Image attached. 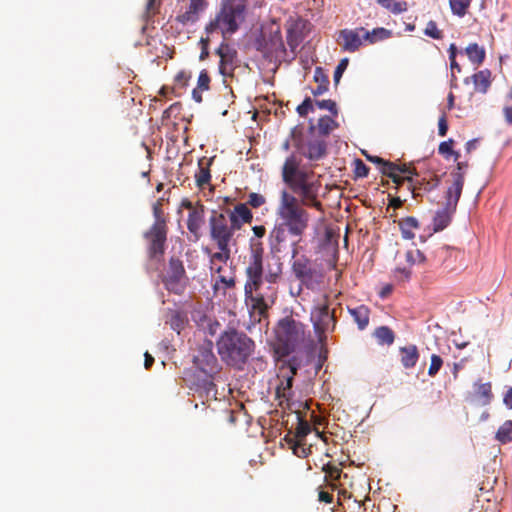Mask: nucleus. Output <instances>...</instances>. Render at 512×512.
<instances>
[{
    "label": "nucleus",
    "mask_w": 512,
    "mask_h": 512,
    "mask_svg": "<svg viewBox=\"0 0 512 512\" xmlns=\"http://www.w3.org/2000/svg\"><path fill=\"white\" fill-rule=\"evenodd\" d=\"M276 217L277 222L268 236L270 250L282 253L290 246L292 258H296L299 243L309 227L310 214L292 193L284 189L280 192Z\"/></svg>",
    "instance_id": "f257e3e1"
},
{
    "label": "nucleus",
    "mask_w": 512,
    "mask_h": 512,
    "mask_svg": "<svg viewBox=\"0 0 512 512\" xmlns=\"http://www.w3.org/2000/svg\"><path fill=\"white\" fill-rule=\"evenodd\" d=\"M252 219L253 214L244 203H238L232 209L212 210L208 220L209 236L218 251L210 256L211 265H215L217 261L226 264L230 260L231 247L237 243L235 234L244 224L251 223Z\"/></svg>",
    "instance_id": "f03ea898"
},
{
    "label": "nucleus",
    "mask_w": 512,
    "mask_h": 512,
    "mask_svg": "<svg viewBox=\"0 0 512 512\" xmlns=\"http://www.w3.org/2000/svg\"><path fill=\"white\" fill-rule=\"evenodd\" d=\"M249 0H221L215 17L206 25L207 34L219 32L223 38L235 34L245 22Z\"/></svg>",
    "instance_id": "7ed1b4c3"
},
{
    "label": "nucleus",
    "mask_w": 512,
    "mask_h": 512,
    "mask_svg": "<svg viewBox=\"0 0 512 512\" xmlns=\"http://www.w3.org/2000/svg\"><path fill=\"white\" fill-rule=\"evenodd\" d=\"M254 341L235 329L224 331L217 340V350L228 365L241 368L254 351Z\"/></svg>",
    "instance_id": "20e7f679"
},
{
    "label": "nucleus",
    "mask_w": 512,
    "mask_h": 512,
    "mask_svg": "<svg viewBox=\"0 0 512 512\" xmlns=\"http://www.w3.org/2000/svg\"><path fill=\"white\" fill-rule=\"evenodd\" d=\"M273 349L278 358L289 356L300 348L306 340V325L292 316L280 319L274 329Z\"/></svg>",
    "instance_id": "39448f33"
},
{
    "label": "nucleus",
    "mask_w": 512,
    "mask_h": 512,
    "mask_svg": "<svg viewBox=\"0 0 512 512\" xmlns=\"http://www.w3.org/2000/svg\"><path fill=\"white\" fill-rule=\"evenodd\" d=\"M264 248L262 243L251 245L249 260L245 268L246 281L244 287L261 288L263 281L276 283L282 273V264L268 265L266 271L263 266Z\"/></svg>",
    "instance_id": "423d86ee"
},
{
    "label": "nucleus",
    "mask_w": 512,
    "mask_h": 512,
    "mask_svg": "<svg viewBox=\"0 0 512 512\" xmlns=\"http://www.w3.org/2000/svg\"><path fill=\"white\" fill-rule=\"evenodd\" d=\"M256 49L270 62H281L285 59L286 48L280 27L272 24L269 31H263L255 42Z\"/></svg>",
    "instance_id": "0eeeda50"
},
{
    "label": "nucleus",
    "mask_w": 512,
    "mask_h": 512,
    "mask_svg": "<svg viewBox=\"0 0 512 512\" xmlns=\"http://www.w3.org/2000/svg\"><path fill=\"white\" fill-rule=\"evenodd\" d=\"M164 288L172 294L183 295L189 286L190 279L186 273L183 261L171 256L161 275Z\"/></svg>",
    "instance_id": "6e6552de"
},
{
    "label": "nucleus",
    "mask_w": 512,
    "mask_h": 512,
    "mask_svg": "<svg viewBox=\"0 0 512 512\" xmlns=\"http://www.w3.org/2000/svg\"><path fill=\"white\" fill-rule=\"evenodd\" d=\"M311 322L320 343L327 339V333L336 328L337 319L335 309H330L329 295H323L322 302L318 303L311 311Z\"/></svg>",
    "instance_id": "1a4fd4ad"
},
{
    "label": "nucleus",
    "mask_w": 512,
    "mask_h": 512,
    "mask_svg": "<svg viewBox=\"0 0 512 512\" xmlns=\"http://www.w3.org/2000/svg\"><path fill=\"white\" fill-rule=\"evenodd\" d=\"M292 273L300 281L301 285L298 288L296 295H300L302 286L307 289L315 291L319 290L324 283V273L321 269L317 268L310 259L301 256L293 261L291 266Z\"/></svg>",
    "instance_id": "9d476101"
},
{
    "label": "nucleus",
    "mask_w": 512,
    "mask_h": 512,
    "mask_svg": "<svg viewBox=\"0 0 512 512\" xmlns=\"http://www.w3.org/2000/svg\"><path fill=\"white\" fill-rule=\"evenodd\" d=\"M300 163L301 160L295 154H291L282 167V180L294 193L312 181L313 172L300 169Z\"/></svg>",
    "instance_id": "9b49d317"
},
{
    "label": "nucleus",
    "mask_w": 512,
    "mask_h": 512,
    "mask_svg": "<svg viewBox=\"0 0 512 512\" xmlns=\"http://www.w3.org/2000/svg\"><path fill=\"white\" fill-rule=\"evenodd\" d=\"M260 289L251 287L249 291V287H244L245 304L254 323H260L262 318L267 317L270 308Z\"/></svg>",
    "instance_id": "f8f14e48"
},
{
    "label": "nucleus",
    "mask_w": 512,
    "mask_h": 512,
    "mask_svg": "<svg viewBox=\"0 0 512 512\" xmlns=\"http://www.w3.org/2000/svg\"><path fill=\"white\" fill-rule=\"evenodd\" d=\"M457 192L456 189L453 191H445V203L442 208L436 211L433 218V230L435 232L442 231L450 224L461 197Z\"/></svg>",
    "instance_id": "ddd939ff"
},
{
    "label": "nucleus",
    "mask_w": 512,
    "mask_h": 512,
    "mask_svg": "<svg viewBox=\"0 0 512 512\" xmlns=\"http://www.w3.org/2000/svg\"><path fill=\"white\" fill-rule=\"evenodd\" d=\"M299 368V363L296 357H293L289 360H285L279 366V375L278 378L280 380L279 385L276 388V395L278 398H286L288 399L292 392L293 380L294 376L297 374Z\"/></svg>",
    "instance_id": "4468645a"
},
{
    "label": "nucleus",
    "mask_w": 512,
    "mask_h": 512,
    "mask_svg": "<svg viewBox=\"0 0 512 512\" xmlns=\"http://www.w3.org/2000/svg\"><path fill=\"white\" fill-rule=\"evenodd\" d=\"M193 363L197 369L205 376H215L219 370V364L212 350V342L208 341L206 345L199 347L193 357Z\"/></svg>",
    "instance_id": "2eb2a0df"
},
{
    "label": "nucleus",
    "mask_w": 512,
    "mask_h": 512,
    "mask_svg": "<svg viewBox=\"0 0 512 512\" xmlns=\"http://www.w3.org/2000/svg\"><path fill=\"white\" fill-rule=\"evenodd\" d=\"M167 231L166 221H159L158 223H153L151 228L144 234V237L149 241V254L151 257L164 254Z\"/></svg>",
    "instance_id": "dca6fc26"
},
{
    "label": "nucleus",
    "mask_w": 512,
    "mask_h": 512,
    "mask_svg": "<svg viewBox=\"0 0 512 512\" xmlns=\"http://www.w3.org/2000/svg\"><path fill=\"white\" fill-rule=\"evenodd\" d=\"M296 128H294L291 132V137L293 139V145L297 148L299 152H301L305 157L310 160H319L326 154V142L322 139L311 140L307 143V150H305L304 145L301 144L300 139H297L295 136Z\"/></svg>",
    "instance_id": "f3484780"
},
{
    "label": "nucleus",
    "mask_w": 512,
    "mask_h": 512,
    "mask_svg": "<svg viewBox=\"0 0 512 512\" xmlns=\"http://www.w3.org/2000/svg\"><path fill=\"white\" fill-rule=\"evenodd\" d=\"M362 32H364V27L342 29L339 31L337 42L343 51L354 53L359 50L362 45Z\"/></svg>",
    "instance_id": "a211bd4d"
},
{
    "label": "nucleus",
    "mask_w": 512,
    "mask_h": 512,
    "mask_svg": "<svg viewBox=\"0 0 512 512\" xmlns=\"http://www.w3.org/2000/svg\"><path fill=\"white\" fill-rule=\"evenodd\" d=\"M220 57L219 71L223 76H232L237 67V51L227 43H221L216 50Z\"/></svg>",
    "instance_id": "6ab92c4d"
},
{
    "label": "nucleus",
    "mask_w": 512,
    "mask_h": 512,
    "mask_svg": "<svg viewBox=\"0 0 512 512\" xmlns=\"http://www.w3.org/2000/svg\"><path fill=\"white\" fill-rule=\"evenodd\" d=\"M207 7L208 0H189L186 10L176 16V21L184 26L194 24Z\"/></svg>",
    "instance_id": "aec40b11"
},
{
    "label": "nucleus",
    "mask_w": 512,
    "mask_h": 512,
    "mask_svg": "<svg viewBox=\"0 0 512 512\" xmlns=\"http://www.w3.org/2000/svg\"><path fill=\"white\" fill-rule=\"evenodd\" d=\"M308 22L298 18L287 21V44L294 51L305 38V30Z\"/></svg>",
    "instance_id": "412c9836"
},
{
    "label": "nucleus",
    "mask_w": 512,
    "mask_h": 512,
    "mask_svg": "<svg viewBox=\"0 0 512 512\" xmlns=\"http://www.w3.org/2000/svg\"><path fill=\"white\" fill-rule=\"evenodd\" d=\"M320 183L318 181H310L301 187L296 194L300 195V203L302 206L313 207L318 211H323V205L318 200V192Z\"/></svg>",
    "instance_id": "4be33fe9"
},
{
    "label": "nucleus",
    "mask_w": 512,
    "mask_h": 512,
    "mask_svg": "<svg viewBox=\"0 0 512 512\" xmlns=\"http://www.w3.org/2000/svg\"><path fill=\"white\" fill-rule=\"evenodd\" d=\"M493 397L492 384L490 382H475L473 384V391L467 395L466 399L470 403L487 406L491 403Z\"/></svg>",
    "instance_id": "5701e85b"
},
{
    "label": "nucleus",
    "mask_w": 512,
    "mask_h": 512,
    "mask_svg": "<svg viewBox=\"0 0 512 512\" xmlns=\"http://www.w3.org/2000/svg\"><path fill=\"white\" fill-rule=\"evenodd\" d=\"M205 223V206L200 202H196V207L189 212L187 217V229L198 241L201 237V229Z\"/></svg>",
    "instance_id": "b1692460"
},
{
    "label": "nucleus",
    "mask_w": 512,
    "mask_h": 512,
    "mask_svg": "<svg viewBox=\"0 0 512 512\" xmlns=\"http://www.w3.org/2000/svg\"><path fill=\"white\" fill-rule=\"evenodd\" d=\"M468 166L469 165H468L467 161H465V162L458 161L457 162L456 168L450 173L451 183L447 187L448 191H453L454 189H456V191H458L457 193L459 195L462 194V190H463L464 182H465V174H466V170H467Z\"/></svg>",
    "instance_id": "393cba45"
},
{
    "label": "nucleus",
    "mask_w": 512,
    "mask_h": 512,
    "mask_svg": "<svg viewBox=\"0 0 512 512\" xmlns=\"http://www.w3.org/2000/svg\"><path fill=\"white\" fill-rule=\"evenodd\" d=\"M470 79L476 93L486 94L492 84V73L489 69H483L474 73Z\"/></svg>",
    "instance_id": "a878e982"
},
{
    "label": "nucleus",
    "mask_w": 512,
    "mask_h": 512,
    "mask_svg": "<svg viewBox=\"0 0 512 512\" xmlns=\"http://www.w3.org/2000/svg\"><path fill=\"white\" fill-rule=\"evenodd\" d=\"M214 158L210 159H200L198 162V171L195 173V181L196 186L200 189H203L206 184L210 183L211 173L210 166L213 162Z\"/></svg>",
    "instance_id": "bb28decb"
},
{
    "label": "nucleus",
    "mask_w": 512,
    "mask_h": 512,
    "mask_svg": "<svg viewBox=\"0 0 512 512\" xmlns=\"http://www.w3.org/2000/svg\"><path fill=\"white\" fill-rule=\"evenodd\" d=\"M401 364L405 369L415 367L419 360V351L416 345L410 344L399 349Z\"/></svg>",
    "instance_id": "cd10ccee"
},
{
    "label": "nucleus",
    "mask_w": 512,
    "mask_h": 512,
    "mask_svg": "<svg viewBox=\"0 0 512 512\" xmlns=\"http://www.w3.org/2000/svg\"><path fill=\"white\" fill-rule=\"evenodd\" d=\"M440 184V179L437 175H434L431 179L426 180L422 179L421 181H417L412 183L411 193L413 198H417L421 195V192H430L437 188Z\"/></svg>",
    "instance_id": "c85d7f7f"
},
{
    "label": "nucleus",
    "mask_w": 512,
    "mask_h": 512,
    "mask_svg": "<svg viewBox=\"0 0 512 512\" xmlns=\"http://www.w3.org/2000/svg\"><path fill=\"white\" fill-rule=\"evenodd\" d=\"M402 237L406 240H412L415 237V230L419 229L418 220L413 216L402 218L398 222Z\"/></svg>",
    "instance_id": "c756f323"
},
{
    "label": "nucleus",
    "mask_w": 512,
    "mask_h": 512,
    "mask_svg": "<svg viewBox=\"0 0 512 512\" xmlns=\"http://www.w3.org/2000/svg\"><path fill=\"white\" fill-rule=\"evenodd\" d=\"M348 311L353 317V320L357 323L360 330H363L367 327L369 324L370 316V310L367 306L360 305L356 308H349Z\"/></svg>",
    "instance_id": "7c9ffc66"
},
{
    "label": "nucleus",
    "mask_w": 512,
    "mask_h": 512,
    "mask_svg": "<svg viewBox=\"0 0 512 512\" xmlns=\"http://www.w3.org/2000/svg\"><path fill=\"white\" fill-rule=\"evenodd\" d=\"M465 53L469 59V61L476 66L481 65L486 57V51L483 46L478 45L477 43H470L465 48Z\"/></svg>",
    "instance_id": "2f4dec72"
},
{
    "label": "nucleus",
    "mask_w": 512,
    "mask_h": 512,
    "mask_svg": "<svg viewBox=\"0 0 512 512\" xmlns=\"http://www.w3.org/2000/svg\"><path fill=\"white\" fill-rule=\"evenodd\" d=\"M391 36V31L379 27L374 28L372 31H368L364 28V32H362L363 40L369 42L370 44H374L378 41L385 40Z\"/></svg>",
    "instance_id": "473e14b6"
},
{
    "label": "nucleus",
    "mask_w": 512,
    "mask_h": 512,
    "mask_svg": "<svg viewBox=\"0 0 512 512\" xmlns=\"http://www.w3.org/2000/svg\"><path fill=\"white\" fill-rule=\"evenodd\" d=\"M314 80L318 83L317 87L312 90L314 96H320L328 90L329 79L321 67H316L314 71Z\"/></svg>",
    "instance_id": "72a5a7b5"
},
{
    "label": "nucleus",
    "mask_w": 512,
    "mask_h": 512,
    "mask_svg": "<svg viewBox=\"0 0 512 512\" xmlns=\"http://www.w3.org/2000/svg\"><path fill=\"white\" fill-rule=\"evenodd\" d=\"M374 336L381 345H391L395 340V334L388 326H380L376 328Z\"/></svg>",
    "instance_id": "f704fd0d"
},
{
    "label": "nucleus",
    "mask_w": 512,
    "mask_h": 512,
    "mask_svg": "<svg viewBox=\"0 0 512 512\" xmlns=\"http://www.w3.org/2000/svg\"><path fill=\"white\" fill-rule=\"evenodd\" d=\"M236 285V278L234 275L230 277H226L224 275H218L215 283L213 284V290L216 294L220 289H222V293L225 294L226 290L234 288Z\"/></svg>",
    "instance_id": "c9c22d12"
},
{
    "label": "nucleus",
    "mask_w": 512,
    "mask_h": 512,
    "mask_svg": "<svg viewBox=\"0 0 512 512\" xmlns=\"http://www.w3.org/2000/svg\"><path fill=\"white\" fill-rule=\"evenodd\" d=\"M495 439L501 444H507L512 441V420L505 421L499 427Z\"/></svg>",
    "instance_id": "e433bc0d"
},
{
    "label": "nucleus",
    "mask_w": 512,
    "mask_h": 512,
    "mask_svg": "<svg viewBox=\"0 0 512 512\" xmlns=\"http://www.w3.org/2000/svg\"><path fill=\"white\" fill-rule=\"evenodd\" d=\"M377 3L393 14H400L408 8L406 1L377 0Z\"/></svg>",
    "instance_id": "4c0bfd02"
},
{
    "label": "nucleus",
    "mask_w": 512,
    "mask_h": 512,
    "mask_svg": "<svg viewBox=\"0 0 512 512\" xmlns=\"http://www.w3.org/2000/svg\"><path fill=\"white\" fill-rule=\"evenodd\" d=\"M338 127V123L330 116H322L318 120V130L321 135L327 136Z\"/></svg>",
    "instance_id": "58836bf2"
},
{
    "label": "nucleus",
    "mask_w": 512,
    "mask_h": 512,
    "mask_svg": "<svg viewBox=\"0 0 512 512\" xmlns=\"http://www.w3.org/2000/svg\"><path fill=\"white\" fill-rule=\"evenodd\" d=\"M472 0H449V6L454 15L464 17Z\"/></svg>",
    "instance_id": "ea45409f"
},
{
    "label": "nucleus",
    "mask_w": 512,
    "mask_h": 512,
    "mask_svg": "<svg viewBox=\"0 0 512 512\" xmlns=\"http://www.w3.org/2000/svg\"><path fill=\"white\" fill-rule=\"evenodd\" d=\"M187 323V319L180 312H173L169 319L171 329L176 331L178 334L184 329Z\"/></svg>",
    "instance_id": "a19ab883"
},
{
    "label": "nucleus",
    "mask_w": 512,
    "mask_h": 512,
    "mask_svg": "<svg viewBox=\"0 0 512 512\" xmlns=\"http://www.w3.org/2000/svg\"><path fill=\"white\" fill-rule=\"evenodd\" d=\"M456 250L448 246H440L434 252V258L438 263L444 264L447 257H452Z\"/></svg>",
    "instance_id": "79ce46f5"
},
{
    "label": "nucleus",
    "mask_w": 512,
    "mask_h": 512,
    "mask_svg": "<svg viewBox=\"0 0 512 512\" xmlns=\"http://www.w3.org/2000/svg\"><path fill=\"white\" fill-rule=\"evenodd\" d=\"M297 419L298 423L295 431V436L297 439L302 440L310 433L311 426L308 421L301 418L300 416H298Z\"/></svg>",
    "instance_id": "37998d69"
},
{
    "label": "nucleus",
    "mask_w": 512,
    "mask_h": 512,
    "mask_svg": "<svg viewBox=\"0 0 512 512\" xmlns=\"http://www.w3.org/2000/svg\"><path fill=\"white\" fill-rule=\"evenodd\" d=\"M405 258H406V261L410 265H414L416 263H418V264L425 263L427 260L424 253L418 249L407 251L405 254Z\"/></svg>",
    "instance_id": "c03bdc74"
},
{
    "label": "nucleus",
    "mask_w": 512,
    "mask_h": 512,
    "mask_svg": "<svg viewBox=\"0 0 512 512\" xmlns=\"http://www.w3.org/2000/svg\"><path fill=\"white\" fill-rule=\"evenodd\" d=\"M424 34L437 40L443 38V32L438 29L436 22L432 20L427 23Z\"/></svg>",
    "instance_id": "a18cd8bd"
},
{
    "label": "nucleus",
    "mask_w": 512,
    "mask_h": 512,
    "mask_svg": "<svg viewBox=\"0 0 512 512\" xmlns=\"http://www.w3.org/2000/svg\"><path fill=\"white\" fill-rule=\"evenodd\" d=\"M442 365H443L442 358L437 354H432L431 363L428 368V375L432 376V377L435 376L441 369Z\"/></svg>",
    "instance_id": "49530a36"
},
{
    "label": "nucleus",
    "mask_w": 512,
    "mask_h": 512,
    "mask_svg": "<svg viewBox=\"0 0 512 512\" xmlns=\"http://www.w3.org/2000/svg\"><path fill=\"white\" fill-rule=\"evenodd\" d=\"M315 105L320 109H325L331 112L334 116L338 115V109L336 102L330 99L327 100H317L315 101Z\"/></svg>",
    "instance_id": "de8ad7c7"
},
{
    "label": "nucleus",
    "mask_w": 512,
    "mask_h": 512,
    "mask_svg": "<svg viewBox=\"0 0 512 512\" xmlns=\"http://www.w3.org/2000/svg\"><path fill=\"white\" fill-rule=\"evenodd\" d=\"M369 173V167L361 160H354V174L357 178L367 177Z\"/></svg>",
    "instance_id": "09e8293b"
},
{
    "label": "nucleus",
    "mask_w": 512,
    "mask_h": 512,
    "mask_svg": "<svg viewBox=\"0 0 512 512\" xmlns=\"http://www.w3.org/2000/svg\"><path fill=\"white\" fill-rule=\"evenodd\" d=\"M400 170V166L389 161H384V163L380 166V171L383 175L387 177H393L395 172Z\"/></svg>",
    "instance_id": "8fccbe9b"
},
{
    "label": "nucleus",
    "mask_w": 512,
    "mask_h": 512,
    "mask_svg": "<svg viewBox=\"0 0 512 512\" xmlns=\"http://www.w3.org/2000/svg\"><path fill=\"white\" fill-rule=\"evenodd\" d=\"M348 64H349L348 58H343L340 60L339 64L337 65V67L334 71V75H333V80H334L335 85L339 84L340 79H341L344 71L346 70Z\"/></svg>",
    "instance_id": "3c124183"
},
{
    "label": "nucleus",
    "mask_w": 512,
    "mask_h": 512,
    "mask_svg": "<svg viewBox=\"0 0 512 512\" xmlns=\"http://www.w3.org/2000/svg\"><path fill=\"white\" fill-rule=\"evenodd\" d=\"M457 52H458V50H457L456 45L454 43L450 44V46L448 48V53H449L451 70L452 71L456 70L457 72H461V67L458 64V62L456 61Z\"/></svg>",
    "instance_id": "603ef678"
},
{
    "label": "nucleus",
    "mask_w": 512,
    "mask_h": 512,
    "mask_svg": "<svg viewBox=\"0 0 512 512\" xmlns=\"http://www.w3.org/2000/svg\"><path fill=\"white\" fill-rule=\"evenodd\" d=\"M314 111V105L310 97H306L304 101L297 107V113L301 117H305L309 112Z\"/></svg>",
    "instance_id": "864d4df0"
},
{
    "label": "nucleus",
    "mask_w": 512,
    "mask_h": 512,
    "mask_svg": "<svg viewBox=\"0 0 512 512\" xmlns=\"http://www.w3.org/2000/svg\"><path fill=\"white\" fill-rule=\"evenodd\" d=\"M163 202H164V198H160L153 204V216L155 218L154 223H158L159 221H166L164 218V212L162 209Z\"/></svg>",
    "instance_id": "5fc2aeb1"
},
{
    "label": "nucleus",
    "mask_w": 512,
    "mask_h": 512,
    "mask_svg": "<svg viewBox=\"0 0 512 512\" xmlns=\"http://www.w3.org/2000/svg\"><path fill=\"white\" fill-rule=\"evenodd\" d=\"M210 76L206 70H202L199 74L197 87L201 91H207L210 88Z\"/></svg>",
    "instance_id": "6e6d98bb"
},
{
    "label": "nucleus",
    "mask_w": 512,
    "mask_h": 512,
    "mask_svg": "<svg viewBox=\"0 0 512 512\" xmlns=\"http://www.w3.org/2000/svg\"><path fill=\"white\" fill-rule=\"evenodd\" d=\"M393 277L397 282H406L411 277V270L398 267L393 271Z\"/></svg>",
    "instance_id": "4d7b16f0"
},
{
    "label": "nucleus",
    "mask_w": 512,
    "mask_h": 512,
    "mask_svg": "<svg viewBox=\"0 0 512 512\" xmlns=\"http://www.w3.org/2000/svg\"><path fill=\"white\" fill-rule=\"evenodd\" d=\"M454 140L448 139L447 141L441 142L438 147V152L443 155L445 158H449L451 153H454L453 150Z\"/></svg>",
    "instance_id": "13d9d810"
},
{
    "label": "nucleus",
    "mask_w": 512,
    "mask_h": 512,
    "mask_svg": "<svg viewBox=\"0 0 512 512\" xmlns=\"http://www.w3.org/2000/svg\"><path fill=\"white\" fill-rule=\"evenodd\" d=\"M213 377L214 376H206L202 381L201 388L205 392L206 396L216 393V385L213 382Z\"/></svg>",
    "instance_id": "bf43d9fd"
},
{
    "label": "nucleus",
    "mask_w": 512,
    "mask_h": 512,
    "mask_svg": "<svg viewBox=\"0 0 512 512\" xmlns=\"http://www.w3.org/2000/svg\"><path fill=\"white\" fill-rule=\"evenodd\" d=\"M265 202L266 199L263 195L253 192L249 194L247 204H249L253 208H258L265 204Z\"/></svg>",
    "instance_id": "052dcab7"
},
{
    "label": "nucleus",
    "mask_w": 512,
    "mask_h": 512,
    "mask_svg": "<svg viewBox=\"0 0 512 512\" xmlns=\"http://www.w3.org/2000/svg\"><path fill=\"white\" fill-rule=\"evenodd\" d=\"M390 178L397 186L403 185L407 182L408 189L411 190V186L413 183V178L411 176H401L398 172H395L394 176Z\"/></svg>",
    "instance_id": "680f3d73"
},
{
    "label": "nucleus",
    "mask_w": 512,
    "mask_h": 512,
    "mask_svg": "<svg viewBox=\"0 0 512 512\" xmlns=\"http://www.w3.org/2000/svg\"><path fill=\"white\" fill-rule=\"evenodd\" d=\"M323 471L329 476L332 480H338L340 478L341 470L335 465L326 464L323 467Z\"/></svg>",
    "instance_id": "e2e57ef3"
},
{
    "label": "nucleus",
    "mask_w": 512,
    "mask_h": 512,
    "mask_svg": "<svg viewBox=\"0 0 512 512\" xmlns=\"http://www.w3.org/2000/svg\"><path fill=\"white\" fill-rule=\"evenodd\" d=\"M160 6V0H148L146 3V14L147 16L155 15L158 12Z\"/></svg>",
    "instance_id": "0e129e2a"
},
{
    "label": "nucleus",
    "mask_w": 512,
    "mask_h": 512,
    "mask_svg": "<svg viewBox=\"0 0 512 512\" xmlns=\"http://www.w3.org/2000/svg\"><path fill=\"white\" fill-rule=\"evenodd\" d=\"M180 108L181 104L179 102L171 104L167 109L163 111L162 118L169 119L174 112H179Z\"/></svg>",
    "instance_id": "69168bd1"
},
{
    "label": "nucleus",
    "mask_w": 512,
    "mask_h": 512,
    "mask_svg": "<svg viewBox=\"0 0 512 512\" xmlns=\"http://www.w3.org/2000/svg\"><path fill=\"white\" fill-rule=\"evenodd\" d=\"M448 131V124L446 115L443 114L438 121V134L442 137H444L447 134Z\"/></svg>",
    "instance_id": "338daca9"
},
{
    "label": "nucleus",
    "mask_w": 512,
    "mask_h": 512,
    "mask_svg": "<svg viewBox=\"0 0 512 512\" xmlns=\"http://www.w3.org/2000/svg\"><path fill=\"white\" fill-rule=\"evenodd\" d=\"M503 114L506 123L512 125V106H505L503 108Z\"/></svg>",
    "instance_id": "774afa93"
}]
</instances>
